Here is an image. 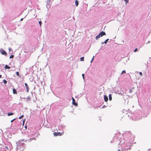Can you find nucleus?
I'll use <instances>...</instances> for the list:
<instances>
[{
	"instance_id": "4",
	"label": "nucleus",
	"mask_w": 151,
	"mask_h": 151,
	"mask_svg": "<svg viewBox=\"0 0 151 151\" xmlns=\"http://www.w3.org/2000/svg\"><path fill=\"white\" fill-rule=\"evenodd\" d=\"M0 52L3 55H4L5 56L7 55V53L3 49H1L0 50Z\"/></svg>"
},
{
	"instance_id": "27",
	"label": "nucleus",
	"mask_w": 151,
	"mask_h": 151,
	"mask_svg": "<svg viewBox=\"0 0 151 151\" xmlns=\"http://www.w3.org/2000/svg\"><path fill=\"white\" fill-rule=\"evenodd\" d=\"M139 74H140V75L141 76H142V72H139Z\"/></svg>"
},
{
	"instance_id": "34",
	"label": "nucleus",
	"mask_w": 151,
	"mask_h": 151,
	"mask_svg": "<svg viewBox=\"0 0 151 151\" xmlns=\"http://www.w3.org/2000/svg\"><path fill=\"white\" fill-rule=\"evenodd\" d=\"M118 151H121V150H119V149L118 150Z\"/></svg>"
},
{
	"instance_id": "3",
	"label": "nucleus",
	"mask_w": 151,
	"mask_h": 151,
	"mask_svg": "<svg viewBox=\"0 0 151 151\" xmlns=\"http://www.w3.org/2000/svg\"><path fill=\"white\" fill-rule=\"evenodd\" d=\"M63 132L62 133H60V132H55L53 133V134L55 136H60L62 135L63 134Z\"/></svg>"
},
{
	"instance_id": "2",
	"label": "nucleus",
	"mask_w": 151,
	"mask_h": 151,
	"mask_svg": "<svg viewBox=\"0 0 151 151\" xmlns=\"http://www.w3.org/2000/svg\"><path fill=\"white\" fill-rule=\"evenodd\" d=\"M24 149V147L21 146V145L18 146L16 149V151H23Z\"/></svg>"
},
{
	"instance_id": "30",
	"label": "nucleus",
	"mask_w": 151,
	"mask_h": 151,
	"mask_svg": "<svg viewBox=\"0 0 151 151\" xmlns=\"http://www.w3.org/2000/svg\"><path fill=\"white\" fill-rule=\"evenodd\" d=\"M25 129H27V126L26 125L25 126Z\"/></svg>"
},
{
	"instance_id": "7",
	"label": "nucleus",
	"mask_w": 151,
	"mask_h": 151,
	"mask_svg": "<svg viewBox=\"0 0 151 151\" xmlns=\"http://www.w3.org/2000/svg\"><path fill=\"white\" fill-rule=\"evenodd\" d=\"M104 100L106 102H107L108 101V97L106 95L104 96Z\"/></svg>"
},
{
	"instance_id": "12",
	"label": "nucleus",
	"mask_w": 151,
	"mask_h": 151,
	"mask_svg": "<svg viewBox=\"0 0 151 151\" xmlns=\"http://www.w3.org/2000/svg\"><path fill=\"white\" fill-rule=\"evenodd\" d=\"M75 4L76 6H78V0H76L75 1Z\"/></svg>"
},
{
	"instance_id": "15",
	"label": "nucleus",
	"mask_w": 151,
	"mask_h": 151,
	"mask_svg": "<svg viewBox=\"0 0 151 151\" xmlns=\"http://www.w3.org/2000/svg\"><path fill=\"white\" fill-rule=\"evenodd\" d=\"M3 81L4 83L5 84H6L7 83V81H6V80L4 79V80H3Z\"/></svg>"
},
{
	"instance_id": "10",
	"label": "nucleus",
	"mask_w": 151,
	"mask_h": 151,
	"mask_svg": "<svg viewBox=\"0 0 151 151\" xmlns=\"http://www.w3.org/2000/svg\"><path fill=\"white\" fill-rule=\"evenodd\" d=\"M109 100L111 101L112 99L111 95V94H110L109 96Z\"/></svg>"
},
{
	"instance_id": "6",
	"label": "nucleus",
	"mask_w": 151,
	"mask_h": 151,
	"mask_svg": "<svg viewBox=\"0 0 151 151\" xmlns=\"http://www.w3.org/2000/svg\"><path fill=\"white\" fill-rule=\"evenodd\" d=\"M25 86L26 88V91L27 92H28L29 90V87L28 86L27 84L26 83H25Z\"/></svg>"
},
{
	"instance_id": "8",
	"label": "nucleus",
	"mask_w": 151,
	"mask_h": 151,
	"mask_svg": "<svg viewBox=\"0 0 151 151\" xmlns=\"http://www.w3.org/2000/svg\"><path fill=\"white\" fill-rule=\"evenodd\" d=\"M4 68L5 69H9L10 68V67L8 66L7 65H6L4 67Z\"/></svg>"
},
{
	"instance_id": "16",
	"label": "nucleus",
	"mask_w": 151,
	"mask_h": 151,
	"mask_svg": "<svg viewBox=\"0 0 151 151\" xmlns=\"http://www.w3.org/2000/svg\"><path fill=\"white\" fill-rule=\"evenodd\" d=\"M25 119H24L23 121V122H22V126H23L24 125V123L25 122Z\"/></svg>"
},
{
	"instance_id": "11",
	"label": "nucleus",
	"mask_w": 151,
	"mask_h": 151,
	"mask_svg": "<svg viewBox=\"0 0 151 151\" xmlns=\"http://www.w3.org/2000/svg\"><path fill=\"white\" fill-rule=\"evenodd\" d=\"M14 114L13 113H8V114H7V115L8 116H11V115H13Z\"/></svg>"
},
{
	"instance_id": "9",
	"label": "nucleus",
	"mask_w": 151,
	"mask_h": 151,
	"mask_svg": "<svg viewBox=\"0 0 151 151\" xmlns=\"http://www.w3.org/2000/svg\"><path fill=\"white\" fill-rule=\"evenodd\" d=\"M13 93L14 94H16L17 93V92L15 88H13Z\"/></svg>"
},
{
	"instance_id": "14",
	"label": "nucleus",
	"mask_w": 151,
	"mask_h": 151,
	"mask_svg": "<svg viewBox=\"0 0 151 151\" xmlns=\"http://www.w3.org/2000/svg\"><path fill=\"white\" fill-rule=\"evenodd\" d=\"M80 60L83 61L84 60V57H82L80 58Z\"/></svg>"
},
{
	"instance_id": "32",
	"label": "nucleus",
	"mask_w": 151,
	"mask_h": 151,
	"mask_svg": "<svg viewBox=\"0 0 151 151\" xmlns=\"http://www.w3.org/2000/svg\"><path fill=\"white\" fill-rule=\"evenodd\" d=\"M5 147L6 148V149H8V148L6 146H5Z\"/></svg>"
},
{
	"instance_id": "24",
	"label": "nucleus",
	"mask_w": 151,
	"mask_h": 151,
	"mask_svg": "<svg viewBox=\"0 0 151 151\" xmlns=\"http://www.w3.org/2000/svg\"><path fill=\"white\" fill-rule=\"evenodd\" d=\"M39 24H40V26H41V23H42V22H41V21H39Z\"/></svg>"
},
{
	"instance_id": "22",
	"label": "nucleus",
	"mask_w": 151,
	"mask_h": 151,
	"mask_svg": "<svg viewBox=\"0 0 151 151\" xmlns=\"http://www.w3.org/2000/svg\"><path fill=\"white\" fill-rule=\"evenodd\" d=\"M124 1L126 2V4H127L129 0H124Z\"/></svg>"
},
{
	"instance_id": "17",
	"label": "nucleus",
	"mask_w": 151,
	"mask_h": 151,
	"mask_svg": "<svg viewBox=\"0 0 151 151\" xmlns=\"http://www.w3.org/2000/svg\"><path fill=\"white\" fill-rule=\"evenodd\" d=\"M125 73H126L125 70H124L122 71L121 74H123Z\"/></svg>"
},
{
	"instance_id": "26",
	"label": "nucleus",
	"mask_w": 151,
	"mask_h": 151,
	"mask_svg": "<svg viewBox=\"0 0 151 151\" xmlns=\"http://www.w3.org/2000/svg\"><path fill=\"white\" fill-rule=\"evenodd\" d=\"M137 48H136L134 50V52H136L137 51Z\"/></svg>"
},
{
	"instance_id": "18",
	"label": "nucleus",
	"mask_w": 151,
	"mask_h": 151,
	"mask_svg": "<svg viewBox=\"0 0 151 151\" xmlns=\"http://www.w3.org/2000/svg\"><path fill=\"white\" fill-rule=\"evenodd\" d=\"M16 73L17 76H19L20 77V76L19 74V72H16Z\"/></svg>"
},
{
	"instance_id": "19",
	"label": "nucleus",
	"mask_w": 151,
	"mask_h": 151,
	"mask_svg": "<svg viewBox=\"0 0 151 151\" xmlns=\"http://www.w3.org/2000/svg\"><path fill=\"white\" fill-rule=\"evenodd\" d=\"M14 57V55H11L10 56V57L9 58H13V57Z\"/></svg>"
},
{
	"instance_id": "5",
	"label": "nucleus",
	"mask_w": 151,
	"mask_h": 151,
	"mask_svg": "<svg viewBox=\"0 0 151 151\" xmlns=\"http://www.w3.org/2000/svg\"><path fill=\"white\" fill-rule=\"evenodd\" d=\"M72 99L73 104L75 106H77L78 104L75 102V100L73 97L72 98Z\"/></svg>"
},
{
	"instance_id": "13",
	"label": "nucleus",
	"mask_w": 151,
	"mask_h": 151,
	"mask_svg": "<svg viewBox=\"0 0 151 151\" xmlns=\"http://www.w3.org/2000/svg\"><path fill=\"white\" fill-rule=\"evenodd\" d=\"M109 40V39H107L106 40H105V41H104V42H102V44H104V43H105V44H106V43H107V42Z\"/></svg>"
},
{
	"instance_id": "21",
	"label": "nucleus",
	"mask_w": 151,
	"mask_h": 151,
	"mask_svg": "<svg viewBox=\"0 0 151 151\" xmlns=\"http://www.w3.org/2000/svg\"><path fill=\"white\" fill-rule=\"evenodd\" d=\"M94 56H93V58H92V59L91 60V63H92V62H93V60L94 59Z\"/></svg>"
},
{
	"instance_id": "31",
	"label": "nucleus",
	"mask_w": 151,
	"mask_h": 151,
	"mask_svg": "<svg viewBox=\"0 0 151 151\" xmlns=\"http://www.w3.org/2000/svg\"><path fill=\"white\" fill-rule=\"evenodd\" d=\"M23 20V18H22V19H21L20 21H22Z\"/></svg>"
},
{
	"instance_id": "20",
	"label": "nucleus",
	"mask_w": 151,
	"mask_h": 151,
	"mask_svg": "<svg viewBox=\"0 0 151 151\" xmlns=\"http://www.w3.org/2000/svg\"><path fill=\"white\" fill-rule=\"evenodd\" d=\"M24 116V115H22L21 116H20L19 117V119H21Z\"/></svg>"
},
{
	"instance_id": "23",
	"label": "nucleus",
	"mask_w": 151,
	"mask_h": 151,
	"mask_svg": "<svg viewBox=\"0 0 151 151\" xmlns=\"http://www.w3.org/2000/svg\"><path fill=\"white\" fill-rule=\"evenodd\" d=\"M15 119H13V120H12L11 121V122H13L14 121V120H15Z\"/></svg>"
},
{
	"instance_id": "28",
	"label": "nucleus",
	"mask_w": 151,
	"mask_h": 151,
	"mask_svg": "<svg viewBox=\"0 0 151 151\" xmlns=\"http://www.w3.org/2000/svg\"><path fill=\"white\" fill-rule=\"evenodd\" d=\"M82 76L83 77V79H84V74H82Z\"/></svg>"
},
{
	"instance_id": "1",
	"label": "nucleus",
	"mask_w": 151,
	"mask_h": 151,
	"mask_svg": "<svg viewBox=\"0 0 151 151\" xmlns=\"http://www.w3.org/2000/svg\"><path fill=\"white\" fill-rule=\"evenodd\" d=\"M106 34L105 32L102 31L97 36L96 38V40L99 38L100 37H102L104 35H106Z\"/></svg>"
},
{
	"instance_id": "35",
	"label": "nucleus",
	"mask_w": 151,
	"mask_h": 151,
	"mask_svg": "<svg viewBox=\"0 0 151 151\" xmlns=\"http://www.w3.org/2000/svg\"><path fill=\"white\" fill-rule=\"evenodd\" d=\"M130 149H131V148H130V149H129V150H130Z\"/></svg>"
},
{
	"instance_id": "29",
	"label": "nucleus",
	"mask_w": 151,
	"mask_h": 151,
	"mask_svg": "<svg viewBox=\"0 0 151 151\" xmlns=\"http://www.w3.org/2000/svg\"><path fill=\"white\" fill-rule=\"evenodd\" d=\"M9 51L10 52L11 50H12V49H11V48H9Z\"/></svg>"
},
{
	"instance_id": "25",
	"label": "nucleus",
	"mask_w": 151,
	"mask_h": 151,
	"mask_svg": "<svg viewBox=\"0 0 151 151\" xmlns=\"http://www.w3.org/2000/svg\"><path fill=\"white\" fill-rule=\"evenodd\" d=\"M132 89H129V92L130 93H131L132 92Z\"/></svg>"
},
{
	"instance_id": "33",
	"label": "nucleus",
	"mask_w": 151,
	"mask_h": 151,
	"mask_svg": "<svg viewBox=\"0 0 151 151\" xmlns=\"http://www.w3.org/2000/svg\"><path fill=\"white\" fill-rule=\"evenodd\" d=\"M1 76H2L1 75H0V78H1Z\"/></svg>"
}]
</instances>
